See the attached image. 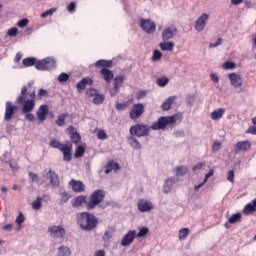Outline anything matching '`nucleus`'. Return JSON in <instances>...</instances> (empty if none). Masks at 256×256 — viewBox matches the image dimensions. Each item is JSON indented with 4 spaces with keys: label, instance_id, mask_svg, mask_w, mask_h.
Returning a JSON list of instances; mask_svg holds the SVG:
<instances>
[{
    "label": "nucleus",
    "instance_id": "f257e3e1",
    "mask_svg": "<svg viewBox=\"0 0 256 256\" xmlns=\"http://www.w3.org/2000/svg\"><path fill=\"white\" fill-rule=\"evenodd\" d=\"M33 81L21 88V93L17 98L18 105L22 107V113L25 114L26 121H35V115L31 112L35 109V97H37Z\"/></svg>",
    "mask_w": 256,
    "mask_h": 256
},
{
    "label": "nucleus",
    "instance_id": "f03ea898",
    "mask_svg": "<svg viewBox=\"0 0 256 256\" xmlns=\"http://www.w3.org/2000/svg\"><path fill=\"white\" fill-rule=\"evenodd\" d=\"M77 217L82 231H94V229H97V225H99V220L91 212H81Z\"/></svg>",
    "mask_w": 256,
    "mask_h": 256
},
{
    "label": "nucleus",
    "instance_id": "7ed1b4c3",
    "mask_svg": "<svg viewBox=\"0 0 256 256\" xmlns=\"http://www.w3.org/2000/svg\"><path fill=\"white\" fill-rule=\"evenodd\" d=\"M49 147L52 149H58L63 155V161L69 163L71 159H73V143L71 141H67L65 144L61 143V141L53 138L49 142Z\"/></svg>",
    "mask_w": 256,
    "mask_h": 256
},
{
    "label": "nucleus",
    "instance_id": "20e7f679",
    "mask_svg": "<svg viewBox=\"0 0 256 256\" xmlns=\"http://www.w3.org/2000/svg\"><path fill=\"white\" fill-rule=\"evenodd\" d=\"M94 66L97 68L102 67L100 75H102V79H104L106 83H111V81H113V77H115V75L113 74V71L108 69L109 67H113L112 60H98Z\"/></svg>",
    "mask_w": 256,
    "mask_h": 256
},
{
    "label": "nucleus",
    "instance_id": "39448f33",
    "mask_svg": "<svg viewBox=\"0 0 256 256\" xmlns=\"http://www.w3.org/2000/svg\"><path fill=\"white\" fill-rule=\"evenodd\" d=\"M103 201H105V190H95L89 196V201L86 202V207L89 211H91V209H95V207H97V205H100V203H103Z\"/></svg>",
    "mask_w": 256,
    "mask_h": 256
},
{
    "label": "nucleus",
    "instance_id": "423d86ee",
    "mask_svg": "<svg viewBox=\"0 0 256 256\" xmlns=\"http://www.w3.org/2000/svg\"><path fill=\"white\" fill-rule=\"evenodd\" d=\"M176 121L177 118L175 116H161L158 118L157 122L150 126V129H152V131H161V129H165L167 125H173Z\"/></svg>",
    "mask_w": 256,
    "mask_h": 256
},
{
    "label": "nucleus",
    "instance_id": "0eeeda50",
    "mask_svg": "<svg viewBox=\"0 0 256 256\" xmlns=\"http://www.w3.org/2000/svg\"><path fill=\"white\" fill-rule=\"evenodd\" d=\"M151 128L145 124H136L130 128V135L135 137H147Z\"/></svg>",
    "mask_w": 256,
    "mask_h": 256
},
{
    "label": "nucleus",
    "instance_id": "6e6552de",
    "mask_svg": "<svg viewBox=\"0 0 256 256\" xmlns=\"http://www.w3.org/2000/svg\"><path fill=\"white\" fill-rule=\"evenodd\" d=\"M55 67H56L55 60L49 57L39 60L35 65V68L38 71H51V69H55Z\"/></svg>",
    "mask_w": 256,
    "mask_h": 256
},
{
    "label": "nucleus",
    "instance_id": "1a4fd4ad",
    "mask_svg": "<svg viewBox=\"0 0 256 256\" xmlns=\"http://www.w3.org/2000/svg\"><path fill=\"white\" fill-rule=\"evenodd\" d=\"M143 113H145V105L142 103L134 104L129 112V117L133 121H136V119H139Z\"/></svg>",
    "mask_w": 256,
    "mask_h": 256
},
{
    "label": "nucleus",
    "instance_id": "9d476101",
    "mask_svg": "<svg viewBox=\"0 0 256 256\" xmlns=\"http://www.w3.org/2000/svg\"><path fill=\"white\" fill-rule=\"evenodd\" d=\"M48 232L53 239H63L66 233L63 226H50L48 227Z\"/></svg>",
    "mask_w": 256,
    "mask_h": 256
},
{
    "label": "nucleus",
    "instance_id": "9b49d317",
    "mask_svg": "<svg viewBox=\"0 0 256 256\" xmlns=\"http://www.w3.org/2000/svg\"><path fill=\"white\" fill-rule=\"evenodd\" d=\"M140 27L145 31V33H148V34L155 33V29H157L155 22H153L150 19H141Z\"/></svg>",
    "mask_w": 256,
    "mask_h": 256
},
{
    "label": "nucleus",
    "instance_id": "f8f14e48",
    "mask_svg": "<svg viewBox=\"0 0 256 256\" xmlns=\"http://www.w3.org/2000/svg\"><path fill=\"white\" fill-rule=\"evenodd\" d=\"M17 109L18 107L16 105H13V103H11L10 101L6 102L4 121H8V122L11 121Z\"/></svg>",
    "mask_w": 256,
    "mask_h": 256
},
{
    "label": "nucleus",
    "instance_id": "ddd939ff",
    "mask_svg": "<svg viewBox=\"0 0 256 256\" xmlns=\"http://www.w3.org/2000/svg\"><path fill=\"white\" fill-rule=\"evenodd\" d=\"M124 81H125L124 75H118L114 78V87L110 91L111 97H115L117 93H119V89L121 88V85H123Z\"/></svg>",
    "mask_w": 256,
    "mask_h": 256
},
{
    "label": "nucleus",
    "instance_id": "4468645a",
    "mask_svg": "<svg viewBox=\"0 0 256 256\" xmlns=\"http://www.w3.org/2000/svg\"><path fill=\"white\" fill-rule=\"evenodd\" d=\"M208 21H209V14L207 13L202 14L194 24L196 31H203Z\"/></svg>",
    "mask_w": 256,
    "mask_h": 256
},
{
    "label": "nucleus",
    "instance_id": "2eb2a0df",
    "mask_svg": "<svg viewBox=\"0 0 256 256\" xmlns=\"http://www.w3.org/2000/svg\"><path fill=\"white\" fill-rule=\"evenodd\" d=\"M68 185L74 193H83V191H85V184L81 180L71 179Z\"/></svg>",
    "mask_w": 256,
    "mask_h": 256
},
{
    "label": "nucleus",
    "instance_id": "dca6fc26",
    "mask_svg": "<svg viewBox=\"0 0 256 256\" xmlns=\"http://www.w3.org/2000/svg\"><path fill=\"white\" fill-rule=\"evenodd\" d=\"M135 237H137V231L130 230L128 233L122 238L121 246L129 247L133 241H135Z\"/></svg>",
    "mask_w": 256,
    "mask_h": 256
},
{
    "label": "nucleus",
    "instance_id": "f3484780",
    "mask_svg": "<svg viewBox=\"0 0 256 256\" xmlns=\"http://www.w3.org/2000/svg\"><path fill=\"white\" fill-rule=\"evenodd\" d=\"M228 78L231 85L234 86L235 89H238V87H243V78L241 77V75L237 73H230L228 75Z\"/></svg>",
    "mask_w": 256,
    "mask_h": 256
},
{
    "label": "nucleus",
    "instance_id": "a211bd4d",
    "mask_svg": "<svg viewBox=\"0 0 256 256\" xmlns=\"http://www.w3.org/2000/svg\"><path fill=\"white\" fill-rule=\"evenodd\" d=\"M177 35V28L175 26H170L163 30L162 32V39L163 41H169L173 39Z\"/></svg>",
    "mask_w": 256,
    "mask_h": 256
},
{
    "label": "nucleus",
    "instance_id": "6ab92c4d",
    "mask_svg": "<svg viewBox=\"0 0 256 256\" xmlns=\"http://www.w3.org/2000/svg\"><path fill=\"white\" fill-rule=\"evenodd\" d=\"M48 113H49V106L47 104L41 105L36 112L37 119L43 123V121L47 119Z\"/></svg>",
    "mask_w": 256,
    "mask_h": 256
},
{
    "label": "nucleus",
    "instance_id": "aec40b11",
    "mask_svg": "<svg viewBox=\"0 0 256 256\" xmlns=\"http://www.w3.org/2000/svg\"><path fill=\"white\" fill-rule=\"evenodd\" d=\"M153 209V203L147 201V200H139L138 202V210L141 213H147V211H151Z\"/></svg>",
    "mask_w": 256,
    "mask_h": 256
},
{
    "label": "nucleus",
    "instance_id": "412c9836",
    "mask_svg": "<svg viewBox=\"0 0 256 256\" xmlns=\"http://www.w3.org/2000/svg\"><path fill=\"white\" fill-rule=\"evenodd\" d=\"M251 149V142L249 140L237 142L235 146V153H239L241 151H249Z\"/></svg>",
    "mask_w": 256,
    "mask_h": 256
},
{
    "label": "nucleus",
    "instance_id": "4be33fe9",
    "mask_svg": "<svg viewBox=\"0 0 256 256\" xmlns=\"http://www.w3.org/2000/svg\"><path fill=\"white\" fill-rule=\"evenodd\" d=\"M87 85H93V79L91 77H85L80 82L77 83L76 87L78 91H85Z\"/></svg>",
    "mask_w": 256,
    "mask_h": 256
},
{
    "label": "nucleus",
    "instance_id": "5701e85b",
    "mask_svg": "<svg viewBox=\"0 0 256 256\" xmlns=\"http://www.w3.org/2000/svg\"><path fill=\"white\" fill-rule=\"evenodd\" d=\"M177 181H179V179H175V178H169L165 181V184L163 185V192L164 193H171V189H173V185H175V183H177Z\"/></svg>",
    "mask_w": 256,
    "mask_h": 256
},
{
    "label": "nucleus",
    "instance_id": "b1692460",
    "mask_svg": "<svg viewBox=\"0 0 256 256\" xmlns=\"http://www.w3.org/2000/svg\"><path fill=\"white\" fill-rule=\"evenodd\" d=\"M225 115V108H218L211 112L210 117L213 121H218V119H221Z\"/></svg>",
    "mask_w": 256,
    "mask_h": 256
},
{
    "label": "nucleus",
    "instance_id": "393cba45",
    "mask_svg": "<svg viewBox=\"0 0 256 256\" xmlns=\"http://www.w3.org/2000/svg\"><path fill=\"white\" fill-rule=\"evenodd\" d=\"M111 171H119V164L114 162L113 160L108 161L106 165V170H105L106 175H109Z\"/></svg>",
    "mask_w": 256,
    "mask_h": 256
},
{
    "label": "nucleus",
    "instance_id": "a878e982",
    "mask_svg": "<svg viewBox=\"0 0 256 256\" xmlns=\"http://www.w3.org/2000/svg\"><path fill=\"white\" fill-rule=\"evenodd\" d=\"M48 178L50 179L51 185H53L54 187H59V176L57 175V173L50 170L48 172Z\"/></svg>",
    "mask_w": 256,
    "mask_h": 256
},
{
    "label": "nucleus",
    "instance_id": "bb28decb",
    "mask_svg": "<svg viewBox=\"0 0 256 256\" xmlns=\"http://www.w3.org/2000/svg\"><path fill=\"white\" fill-rule=\"evenodd\" d=\"M83 203H88L87 196H83V195L77 196L72 201V207H81V205H83Z\"/></svg>",
    "mask_w": 256,
    "mask_h": 256
},
{
    "label": "nucleus",
    "instance_id": "cd10ccee",
    "mask_svg": "<svg viewBox=\"0 0 256 256\" xmlns=\"http://www.w3.org/2000/svg\"><path fill=\"white\" fill-rule=\"evenodd\" d=\"M22 64L24 67H33V65H37V59L34 57L24 58Z\"/></svg>",
    "mask_w": 256,
    "mask_h": 256
},
{
    "label": "nucleus",
    "instance_id": "c85d7f7f",
    "mask_svg": "<svg viewBox=\"0 0 256 256\" xmlns=\"http://www.w3.org/2000/svg\"><path fill=\"white\" fill-rule=\"evenodd\" d=\"M159 47L162 51H173L175 44L173 42H162Z\"/></svg>",
    "mask_w": 256,
    "mask_h": 256
},
{
    "label": "nucleus",
    "instance_id": "c756f323",
    "mask_svg": "<svg viewBox=\"0 0 256 256\" xmlns=\"http://www.w3.org/2000/svg\"><path fill=\"white\" fill-rule=\"evenodd\" d=\"M189 237V228H182L178 232V239L180 241H185Z\"/></svg>",
    "mask_w": 256,
    "mask_h": 256
},
{
    "label": "nucleus",
    "instance_id": "7c9ffc66",
    "mask_svg": "<svg viewBox=\"0 0 256 256\" xmlns=\"http://www.w3.org/2000/svg\"><path fill=\"white\" fill-rule=\"evenodd\" d=\"M57 256H71V249L66 246H61L58 248Z\"/></svg>",
    "mask_w": 256,
    "mask_h": 256
},
{
    "label": "nucleus",
    "instance_id": "2f4dec72",
    "mask_svg": "<svg viewBox=\"0 0 256 256\" xmlns=\"http://www.w3.org/2000/svg\"><path fill=\"white\" fill-rule=\"evenodd\" d=\"M84 155H85V147L83 145L77 146L74 153L75 159H80V157H83Z\"/></svg>",
    "mask_w": 256,
    "mask_h": 256
},
{
    "label": "nucleus",
    "instance_id": "473e14b6",
    "mask_svg": "<svg viewBox=\"0 0 256 256\" xmlns=\"http://www.w3.org/2000/svg\"><path fill=\"white\" fill-rule=\"evenodd\" d=\"M68 114L64 113V114H60L58 116V118L56 119L55 123L58 127H63L65 126V119H67Z\"/></svg>",
    "mask_w": 256,
    "mask_h": 256
},
{
    "label": "nucleus",
    "instance_id": "72a5a7b5",
    "mask_svg": "<svg viewBox=\"0 0 256 256\" xmlns=\"http://www.w3.org/2000/svg\"><path fill=\"white\" fill-rule=\"evenodd\" d=\"M241 213H236V214H233L229 219H228V222L231 224V225H235V223H241Z\"/></svg>",
    "mask_w": 256,
    "mask_h": 256
},
{
    "label": "nucleus",
    "instance_id": "f704fd0d",
    "mask_svg": "<svg viewBox=\"0 0 256 256\" xmlns=\"http://www.w3.org/2000/svg\"><path fill=\"white\" fill-rule=\"evenodd\" d=\"M71 197V194L67 191L60 192V205H65L67 201H69V198Z\"/></svg>",
    "mask_w": 256,
    "mask_h": 256
},
{
    "label": "nucleus",
    "instance_id": "c9c22d12",
    "mask_svg": "<svg viewBox=\"0 0 256 256\" xmlns=\"http://www.w3.org/2000/svg\"><path fill=\"white\" fill-rule=\"evenodd\" d=\"M175 101V97H170L162 104L163 111H169L171 109V106L173 105V102Z\"/></svg>",
    "mask_w": 256,
    "mask_h": 256
},
{
    "label": "nucleus",
    "instance_id": "e433bc0d",
    "mask_svg": "<svg viewBox=\"0 0 256 256\" xmlns=\"http://www.w3.org/2000/svg\"><path fill=\"white\" fill-rule=\"evenodd\" d=\"M175 171H176V177H183V175H187V167L185 166H177L175 168Z\"/></svg>",
    "mask_w": 256,
    "mask_h": 256
},
{
    "label": "nucleus",
    "instance_id": "4c0bfd02",
    "mask_svg": "<svg viewBox=\"0 0 256 256\" xmlns=\"http://www.w3.org/2000/svg\"><path fill=\"white\" fill-rule=\"evenodd\" d=\"M104 101H105V95L98 93V94L93 98L92 103H94V105H101Z\"/></svg>",
    "mask_w": 256,
    "mask_h": 256
},
{
    "label": "nucleus",
    "instance_id": "58836bf2",
    "mask_svg": "<svg viewBox=\"0 0 256 256\" xmlns=\"http://www.w3.org/2000/svg\"><path fill=\"white\" fill-rule=\"evenodd\" d=\"M129 144L131 145V147H133V149H141V144H140L139 141H138L135 137H133V136H131V137L129 138Z\"/></svg>",
    "mask_w": 256,
    "mask_h": 256
},
{
    "label": "nucleus",
    "instance_id": "ea45409f",
    "mask_svg": "<svg viewBox=\"0 0 256 256\" xmlns=\"http://www.w3.org/2000/svg\"><path fill=\"white\" fill-rule=\"evenodd\" d=\"M255 211L256 209L253 207V204L251 203L247 204L243 209L244 215H251L252 213H255Z\"/></svg>",
    "mask_w": 256,
    "mask_h": 256
},
{
    "label": "nucleus",
    "instance_id": "a19ab883",
    "mask_svg": "<svg viewBox=\"0 0 256 256\" xmlns=\"http://www.w3.org/2000/svg\"><path fill=\"white\" fill-rule=\"evenodd\" d=\"M15 223L18 227H21V225L25 223V215L23 214V212H19L17 218L15 219Z\"/></svg>",
    "mask_w": 256,
    "mask_h": 256
},
{
    "label": "nucleus",
    "instance_id": "79ce46f5",
    "mask_svg": "<svg viewBox=\"0 0 256 256\" xmlns=\"http://www.w3.org/2000/svg\"><path fill=\"white\" fill-rule=\"evenodd\" d=\"M41 201H43V198L38 196L36 201L32 203V209H35V211H39V209H41L42 207Z\"/></svg>",
    "mask_w": 256,
    "mask_h": 256
},
{
    "label": "nucleus",
    "instance_id": "37998d69",
    "mask_svg": "<svg viewBox=\"0 0 256 256\" xmlns=\"http://www.w3.org/2000/svg\"><path fill=\"white\" fill-rule=\"evenodd\" d=\"M156 83L158 87H165L169 83V78L167 77L158 78Z\"/></svg>",
    "mask_w": 256,
    "mask_h": 256
},
{
    "label": "nucleus",
    "instance_id": "c03bdc74",
    "mask_svg": "<svg viewBox=\"0 0 256 256\" xmlns=\"http://www.w3.org/2000/svg\"><path fill=\"white\" fill-rule=\"evenodd\" d=\"M55 11H57V8H51V9H49V10L43 12V13L40 15V17H41L42 19H45V18H47V17H51V15H53V13H55Z\"/></svg>",
    "mask_w": 256,
    "mask_h": 256
},
{
    "label": "nucleus",
    "instance_id": "a18cd8bd",
    "mask_svg": "<svg viewBox=\"0 0 256 256\" xmlns=\"http://www.w3.org/2000/svg\"><path fill=\"white\" fill-rule=\"evenodd\" d=\"M222 67L226 70L235 69L237 67V64L235 62L226 61L223 63Z\"/></svg>",
    "mask_w": 256,
    "mask_h": 256
},
{
    "label": "nucleus",
    "instance_id": "49530a36",
    "mask_svg": "<svg viewBox=\"0 0 256 256\" xmlns=\"http://www.w3.org/2000/svg\"><path fill=\"white\" fill-rule=\"evenodd\" d=\"M70 139H71L72 143L77 145V143H79L81 141V135L78 132H76L70 136Z\"/></svg>",
    "mask_w": 256,
    "mask_h": 256
},
{
    "label": "nucleus",
    "instance_id": "de8ad7c7",
    "mask_svg": "<svg viewBox=\"0 0 256 256\" xmlns=\"http://www.w3.org/2000/svg\"><path fill=\"white\" fill-rule=\"evenodd\" d=\"M58 81L60 83H65L66 81H69V74L63 72L58 76Z\"/></svg>",
    "mask_w": 256,
    "mask_h": 256
},
{
    "label": "nucleus",
    "instance_id": "09e8293b",
    "mask_svg": "<svg viewBox=\"0 0 256 256\" xmlns=\"http://www.w3.org/2000/svg\"><path fill=\"white\" fill-rule=\"evenodd\" d=\"M149 233V228L142 227L140 228L139 232L136 234L137 237H145Z\"/></svg>",
    "mask_w": 256,
    "mask_h": 256
},
{
    "label": "nucleus",
    "instance_id": "8fccbe9b",
    "mask_svg": "<svg viewBox=\"0 0 256 256\" xmlns=\"http://www.w3.org/2000/svg\"><path fill=\"white\" fill-rule=\"evenodd\" d=\"M163 57V54L159 50H154L153 56H152V61H159Z\"/></svg>",
    "mask_w": 256,
    "mask_h": 256
},
{
    "label": "nucleus",
    "instance_id": "3c124183",
    "mask_svg": "<svg viewBox=\"0 0 256 256\" xmlns=\"http://www.w3.org/2000/svg\"><path fill=\"white\" fill-rule=\"evenodd\" d=\"M99 92L97 91V89L94 88H89L86 90V95L87 97H95Z\"/></svg>",
    "mask_w": 256,
    "mask_h": 256
},
{
    "label": "nucleus",
    "instance_id": "603ef678",
    "mask_svg": "<svg viewBox=\"0 0 256 256\" xmlns=\"http://www.w3.org/2000/svg\"><path fill=\"white\" fill-rule=\"evenodd\" d=\"M113 231V229L106 231L102 237L103 241H109L113 237Z\"/></svg>",
    "mask_w": 256,
    "mask_h": 256
},
{
    "label": "nucleus",
    "instance_id": "864d4df0",
    "mask_svg": "<svg viewBox=\"0 0 256 256\" xmlns=\"http://www.w3.org/2000/svg\"><path fill=\"white\" fill-rule=\"evenodd\" d=\"M127 107H129V104L127 102L116 104L117 111H125V109H127Z\"/></svg>",
    "mask_w": 256,
    "mask_h": 256
},
{
    "label": "nucleus",
    "instance_id": "5fc2aeb1",
    "mask_svg": "<svg viewBox=\"0 0 256 256\" xmlns=\"http://www.w3.org/2000/svg\"><path fill=\"white\" fill-rule=\"evenodd\" d=\"M227 180H228L230 183H235V171H234V170H230V171L227 173Z\"/></svg>",
    "mask_w": 256,
    "mask_h": 256
},
{
    "label": "nucleus",
    "instance_id": "6e6d98bb",
    "mask_svg": "<svg viewBox=\"0 0 256 256\" xmlns=\"http://www.w3.org/2000/svg\"><path fill=\"white\" fill-rule=\"evenodd\" d=\"M98 139H101L102 141L107 139V133H105V130H99L97 133Z\"/></svg>",
    "mask_w": 256,
    "mask_h": 256
},
{
    "label": "nucleus",
    "instance_id": "4d7b16f0",
    "mask_svg": "<svg viewBox=\"0 0 256 256\" xmlns=\"http://www.w3.org/2000/svg\"><path fill=\"white\" fill-rule=\"evenodd\" d=\"M18 29L13 27L11 29L8 30V36L9 37H17V33H18Z\"/></svg>",
    "mask_w": 256,
    "mask_h": 256
},
{
    "label": "nucleus",
    "instance_id": "13d9d810",
    "mask_svg": "<svg viewBox=\"0 0 256 256\" xmlns=\"http://www.w3.org/2000/svg\"><path fill=\"white\" fill-rule=\"evenodd\" d=\"M186 102L188 103V105H193L195 103V95L189 94L186 97Z\"/></svg>",
    "mask_w": 256,
    "mask_h": 256
},
{
    "label": "nucleus",
    "instance_id": "bf43d9fd",
    "mask_svg": "<svg viewBox=\"0 0 256 256\" xmlns=\"http://www.w3.org/2000/svg\"><path fill=\"white\" fill-rule=\"evenodd\" d=\"M75 9H77V4H75V2H71L68 6H67V11L69 13H73V11H75Z\"/></svg>",
    "mask_w": 256,
    "mask_h": 256
},
{
    "label": "nucleus",
    "instance_id": "052dcab7",
    "mask_svg": "<svg viewBox=\"0 0 256 256\" xmlns=\"http://www.w3.org/2000/svg\"><path fill=\"white\" fill-rule=\"evenodd\" d=\"M18 27H27L29 25V20L27 18H24L18 22Z\"/></svg>",
    "mask_w": 256,
    "mask_h": 256
},
{
    "label": "nucleus",
    "instance_id": "680f3d73",
    "mask_svg": "<svg viewBox=\"0 0 256 256\" xmlns=\"http://www.w3.org/2000/svg\"><path fill=\"white\" fill-rule=\"evenodd\" d=\"M29 177H30L31 181H33L34 183H37V181H39V175H37L33 172L29 173Z\"/></svg>",
    "mask_w": 256,
    "mask_h": 256
},
{
    "label": "nucleus",
    "instance_id": "e2e57ef3",
    "mask_svg": "<svg viewBox=\"0 0 256 256\" xmlns=\"http://www.w3.org/2000/svg\"><path fill=\"white\" fill-rule=\"evenodd\" d=\"M221 43H223V39L218 38L217 41H216V43H210V44H209V47H210V48L219 47V45H221Z\"/></svg>",
    "mask_w": 256,
    "mask_h": 256
},
{
    "label": "nucleus",
    "instance_id": "0e129e2a",
    "mask_svg": "<svg viewBox=\"0 0 256 256\" xmlns=\"http://www.w3.org/2000/svg\"><path fill=\"white\" fill-rule=\"evenodd\" d=\"M203 167H205V163L200 162V163L196 164L194 167H192V171H197L199 169H203Z\"/></svg>",
    "mask_w": 256,
    "mask_h": 256
},
{
    "label": "nucleus",
    "instance_id": "69168bd1",
    "mask_svg": "<svg viewBox=\"0 0 256 256\" xmlns=\"http://www.w3.org/2000/svg\"><path fill=\"white\" fill-rule=\"evenodd\" d=\"M38 97H47V90L45 89H40L38 91Z\"/></svg>",
    "mask_w": 256,
    "mask_h": 256
},
{
    "label": "nucleus",
    "instance_id": "338daca9",
    "mask_svg": "<svg viewBox=\"0 0 256 256\" xmlns=\"http://www.w3.org/2000/svg\"><path fill=\"white\" fill-rule=\"evenodd\" d=\"M246 133H250L251 135H256V126H252V127L248 128Z\"/></svg>",
    "mask_w": 256,
    "mask_h": 256
},
{
    "label": "nucleus",
    "instance_id": "774afa93",
    "mask_svg": "<svg viewBox=\"0 0 256 256\" xmlns=\"http://www.w3.org/2000/svg\"><path fill=\"white\" fill-rule=\"evenodd\" d=\"M94 256H105V250H98V251H96Z\"/></svg>",
    "mask_w": 256,
    "mask_h": 256
}]
</instances>
